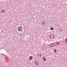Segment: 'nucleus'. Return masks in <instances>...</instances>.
I'll return each instance as SVG.
<instances>
[{"label": "nucleus", "instance_id": "obj_1", "mask_svg": "<svg viewBox=\"0 0 67 67\" xmlns=\"http://www.w3.org/2000/svg\"><path fill=\"white\" fill-rule=\"evenodd\" d=\"M17 30L19 32H21L22 31V26H19L18 27Z\"/></svg>", "mask_w": 67, "mask_h": 67}, {"label": "nucleus", "instance_id": "obj_2", "mask_svg": "<svg viewBox=\"0 0 67 67\" xmlns=\"http://www.w3.org/2000/svg\"><path fill=\"white\" fill-rule=\"evenodd\" d=\"M54 37H55V35L53 34H51L50 36V39H53Z\"/></svg>", "mask_w": 67, "mask_h": 67}, {"label": "nucleus", "instance_id": "obj_3", "mask_svg": "<svg viewBox=\"0 0 67 67\" xmlns=\"http://www.w3.org/2000/svg\"><path fill=\"white\" fill-rule=\"evenodd\" d=\"M55 46V44L54 43H51L49 45V46L50 47H54Z\"/></svg>", "mask_w": 67, "mask_h": 67}, {"label": "nucleus", "instance_id": "obj_4", "mask_svg": "<svg viewBox=\"0 0 67 67\" xmlns=\"http://www.w3.org/2000/svg\"><path fill=\"white\" fill-rule=\"evenodd\" d=\"M35 63L36 64V65H37V66H38V62L36 61L35 60Z\"/></svg>", "mask_w": 67, "mask_h": 67}, {"label": "nucleus", "instance_id": "obj_5", "mask_svg": "<svg viewBox=\"0 0 67 67\" xmlns=\"http://www.w3.org/2000/svg\"><path fill=\"white\" fill-rule=\"evenodd\" d=\"M29 59L30 60H32L33 59V57L32 56H30L29 57Z\"/></svg>", "mask_w": 67, "mask_h": 67}, {"label": "nucleus", "instance_id": "obj_6", "mask_svg": "<svg viewBox=\"0 0 67 67\" xmlns=\"http://www.w3.org/2000/svg\"><path fill=\"white\" fill-rule=\"evenodd\" d=\"M45 22V21H42V22H41V24L42 25H44V22Z\"/></svg>", "mask_w": 67, "mask_h": 67}, {"label": "nucleus", "instance_id": "obj_7", "mask_svg": "<svg viewBox=\"0 0 67 67\" xmlns=\"http://www.w3.org/2000/svg\"><path fill=\"white\" fill-rule=\"evenodd\" d=\"M5 12V10H4L3 9L1 11L2 13H4Z\"/></svg>", "mask_w": 67, "mask_h": 67}, {"label": "nucleus", "instance_id": "obj_8", "mask_svg": "<svg viewBox=\"0 0 67 67\" xmlns=\"http://www.w3.org/2000/svg\"><path fill=\"white\" fill-rule=\"evenodd\" d=\"M50 30H51V31H53L54 30V28L53 27H51L50 28Z\"/></svg>", "mask_w": 67, "mask_h": 67}, {"label": "nucleus", "instance_id": "obj_9", "mask_svg": "<svg viewBox=\"0 0 67 67\" xmlns=\"http://www.w3.org/2000/svg\"><path fill=\"white\" fill-rule=\"evenodd\" d=\"M43 60L44 62H45V60H46V58H45L44 57H43Z\"/></svg>", "mask_w": 67, "mask_h": 67}, {"label": "nucleus", "instance_id": "obj_10", "mask_svg": "<svg viewBox=\"0 0 67 67\" xmlns=\"http://www.w3.org/2000/svg\"><path fill=\"white\" fill-rule=\"evenodd\" d=\"M59 31L60 32H62V30L61 29H60L59 30Z\"/></svg>", "mask_w": 67, "mask_h": 67}, {"label": "nucleus", "instance_id": "obj_11", "mask_svg": "<svg viewBox=\"0 0 67 67\" xmlns=\"http://www.w3.org/2000/svg\"><path fill=\"white\" fill-rule=\"evenodd\" d=\"M54 52L55 53H56V49H55L54 50Z\"/></svg>", "mask_w": 67, "mask_h": 67}, {"label": "nucleus", "instance_id": "obj_12", "mask_svg": "<svg viewBox=\"0 0 67 67\" xmlns=\"http://www.w3.org/2000/svg\"><path fill=\"white\" fill-rule=\"evenodd\" d=\"M65 41H67V38H66L65 39Z\"/></svg>", "mask_w": 67, "mask_h": 67}, {"label": "nucleus", "instance_id": "obj_13", "mask_svg": "<svg viewBox=\"0 0 67 67\" xmlns=\"http://www.w3.org/2000/svg\"><path fill=\"white\" fill-rule=\"evenodd\" d=\"M3 55H4V54H3Z\"/></svg>", "mask_w": 67, "mask_h": 67}, {"label": "nucleus", "instance_id": "obj_14", "mask_svg": "<svg viewBox=\"0 0 67 67\" xmlns=\"http://www.w3.org/2000/svg\"><path fill=\"white\" fill-rule=\"evenodd\" d=\"M21 34H20V35H21Z\"/></svg>", "mask_w": 67, "mask_h": 67}, {"label": "nucleus", "instance_id": "obj_15", "mask_svg": "<svg viewBox=\"0 0 67 67\" xmlns=\"http://www.w3.org/2000/svg\"><path fill=\"white\" fill-rule=\"evenodd\" d=\"M21 34H20V35H21Z\"/></svg>", "mask_w": 67, "mask_h": 67}]
</instances>
